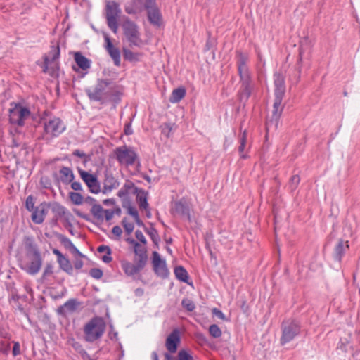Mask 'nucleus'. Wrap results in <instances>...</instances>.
Here are the masks:
<instances>
[{
  "instance_id": "f257e3e1",
  "label": "nucleus",
  "mask_w": 360,
  "mask_h": 360,
  "mask_svg": "<svg viewBox=\"0 0 360 360\" xmlns=\"http://www.w3.org/2000/svg\"><path fill=\"white\" fill-rule=\"evenodd\" d=\"M109 86H114L113 96L115 101L118 100V95L120 92L118 91L120 84H117L111 79H98L96 84L93 90L88 89H86V93L91 101H98L101 103L105 102L106 91Z\"/></svg>"
},
{
  "instance_id": "f03ea898",
  "label": "nucleus",
  "mask_w": 360,
  "mask_h": 360,
  "mask_svg": "<svg viewBox=\"0 0 360 360\" xmlns=\"http://www.w3.org/2000/svg\"><path fill=\"white\" fill-rule=\"evenodd\" d=\"M106 323L101 316H95L84 326V339L87 342H94L100 339L105 331Z\"/></svg>"
},
{
  "instance_id": "7ed1b4c3",
  "label": "nucleus",
  "mask_w": 360,
  "mask_h": 360,
  "mask_svg": "<svg viewBox=\"0 0 360 360\" xmlns=\"http://www.w3.org/2000/svg\"><path fill=\"white\" fill-rule=\"evenodd\" d=\"M24 241L27 256L32 255L34 257V259L25 268V270L30 275H35L39 271L42 265L41 253L32 237L26 236Z\"/></svg>"
},
{
  "instance_id": "20e7f679",
  "label": "nucleus",
  "mask_w": 360,
  "mask_h": 360,
  "mask_svg": "<svg viewBox=\"0 0 360 360\" xmlns=\"http://www.w3.org/2000/svg\"><path fill=\"white\" fill-rule=\"evenodd\" d=\"M122 13L120 4L115 1H106L105 7V16L108 27L113 33L117 32L118 20Z\"/></svg>"
},
{
  "instance_id": "39448f33",
  "label": "nucleus",
  "mask_w": 360,
  "mask_h": 360,
  "mask_svg": "<svg viewBox=\"0 0 360 360\" xmlns=\"http://www.w3.org/2000/svg\"><path fill=\"white\" fill-rule=\"evenodd\" d=\"M300 323L295 319L284 320L281 323L282 335L280 339L282 345L292 341L300 333Z\"/></svg>"
},
{
  "instance_id": "423d86ee",
  "label": "nucleus",
  "mask_w": 360,
  "mask_h": 360,
  "mask_svg": "<svg viewBox=\"0 0 360 360\" xmlns=\"http://www.w3.org/2000/svg\"><path fill=\"white\" fill-rule=\"evenodd\" d=\"M8 111L10 123L18 127H22L25 124V120L31 115V112L28 108L14 102L11 103Z\"/></svg>"
},
{
  "instance_id": "0eeeda50",
  "label": "nucleus",
  "mask_w": 360,
  "mask_h": 360,
  "mask_svg": "<svg viewBox=\"0 0 360 360\" xmlns=\"http://www.w3.org/2000/svg\"><path fill=\"white\" fill-rule=\"evenodd\" d=\"M114 152L116 159L120 164L124 165L126 166H130L135 164L137 161L138 166L140 165L138 155L132 148L124 145L122 146L117 147Z\"/></svg>"
},
{
  "instance_id": "6e6552de",
  "label": "nucleus",
  "mask_w": 360,
  "mask_h": 360,
  "mask_svg": "<svg viewBox=\"0 0 360 360\" xmlns=\"http://www.w3.org/2000/svg\"><path fill=\"white\" fill-rule=\"evenodd\" d=\"M124 34L129 42V46H140L142 40L140 37L138 25L132 20L127 18L122 24Z\"/></svg>"
},
{
  "instance_id": "1a4fd4ad",
  "label": "nucleus",
  "mask_w": 360,
  "mask_h": 360,
  "mask_svg": "<svg viewBox=\"0 0 360 360\" xmlns=\"http://www.w3.org/2000/svg\"><path fill=\"white\" fill-rule=\"evenodd\" d=\"M65 129L63 121L58 117H53L44 123L43 138L47 140L58 136Z\"/></svg>"
},
{
  "instance_id": "9d476101",
  "label": "nucleus",
  "mask_w": 360,
  "mask_h": 360,
  "mask_svg": "<svg viewBox=\"0 0 360 360\" xmlns=\"http://www.w3.org/2000/svg\"><path fill=\"white\" fill-rule=\"evenodd\" d=\"M78 172L91 193L97 194L101 191L100 183L96 175L90 174L80 168H78Z\"/></svg>"
},
{
  "instance_id": "9b49d317",
  "label": "nucleus",
  "mask_w": 360,
  "mask_h": 360,
  "mask_svg": "<svg viewBox=\"0 0 360 360\" xmlns=\"http://www.w3.org/2000/svg\"><path fill=\"white\" fill-rule=\"evenodd\" d=\"M283 97L275 96L274 102L273 105L272 118L268 120L266 123V129H268L271 125L278 124V121L281 115L284 105H282V101Z\"/></svg>"
},
{
  "instance_id": "f8f14e48",
  "label": "nucleus",
  "mask_w": 360,
  "mask_h": 360,
  "mask_svg": "<svg viewBox=\"0 0 360 360\" xmlns=\"http://www.w3.org/2000/svg\"><path fill=\"white\" fill-rule=\"evenodd\" d=\"M50 209V202H43L37 206L32 213V220L36 224H41Z\"/></svg>"
},
{
  "instance_id": "ddd939ff",
  "label": "nucleus",
  "mask_w": 360,
  "mask_h": 360,
  "mask_svg": "<svg viewBox=\"0 0 360 360\" xmlns=\"http://www.w3.org/2000/svg\"><path fill=\"white\" fill-rule=\"evenodd\" d=\"M180 342V331L178 328H174L167 336L165 341V347L169 353H175Z\"/></svg>"
},
{
  "instance_id": "4468645a",
  "label": "nucleus",
  "mask_w": 360,
  "mask_h": 360,
  "mask_svg": "<svg viewBox=\"0 0 360 360\" xmlns=\"http://www.w3.org/2000/svg\"><path fill=\"white\" fill-rule=\"evenodd\" d=\"M134 263L128 261H122L121 266L124 274L129 276H133L139 274L146 266L145 264L139 263L138 261L134 259Z\"/></svg>"
},
{
  "instance_id": "2eb2a0df",
  "label": "nucleus",
  "mask_w": 360,
  "mask_h": 360,
  "mask_svg": "<svg viewBox=\"0 0 360 360\" xmlns=\"http://www.w3.org/2000/svg\"><path fill=\"white\" fill-rule=\"evenodd\" d=\"M147 10L148 19L150 23L156 27H160L162 25V15L160 9L158 8L156 1L150 7H146Z\"/></svg>"
},
{
  "instance_id": "dca6fc26",
  "label": "nucleus",
  "mask_w": 360,
  "mask_h": 360,
  "mask_svg": "<svg viewBox=\"0 0 360 360\" xmlns=\"http://www.w3.org/2000/svg\"><path fill=\"white\" fill-rule=\"evenodd\" d=\"M80 305V302L75 298H72L64 303V304L58 307L56 311L58 314L65 317L68 313L75 312Z\"/></svg>"
},
{
  "instance_id": "f3484780",
  "label": "nucleus",
  "mask_w": 360,
  "mask_h": 360,
  "mask_svg": "<svg viewBox=\"0 0 360 360\" xmlns=\"http://www.w3.org/2000/svg\"><path fill=\"white\" fill-rule=\"evenodd\" d=\"M105 49L108 52L109 55L113 60L114 64L116 66L120 65V51L119 49L115 47L108 37V35H105Z\"/></svg>"
},
{
  "instance_id": "a211bd4d",
  "label": "nucleus",
  "mask_w": 360,
  "mask_h": 360,
  "mask_svg": "<svg viewBox=\"0 0 360 360\" xmlns=\"http://www.w3.org/2000/svg\"><path fill=\"white\" fill-rule=\"evenodd\" d=\"M274 96L284 97L285 94V77L281 73H275L274 75Z\"/></svg>"
},
{
  "instance_id": "6ab92c4d",
  "label": "nucleus",
  "mask_w": 360,
  "mask_h": 360,
  "mask_svg": "<svg viewBox=\"0 0 360 360\" xmlns=\"http://www.w3.org/2000/svg\"><path fill=\"white\" fill-rule=\"evenodd\" d=\"M132 193L136 195V202L140 210H147L149 207L148 202V192L137 187L134 188V191H132Z\"/></svg>"
},
{
  "instance_id": "aec40b11",
  "label": "nucleus",
  "mask_w": 360,
  "mask_h": 360,
  "mask_svg": "<svg viewBox=\"0 0 360 360\" xmlns=\"http://www.w3.org/2000/svg\"><path fill=\"white\" fill-rule=\"evenodd\" d=\"M50 209L54 214V216L58 219H65L72 213L67 208L57 202H50Z\"/></svg>"
},
{
  "instance_id": "412c9836",
  "label": "nucleus",
  "mask_w": 360,
  "mask_h": 360,
  "mask_svg": "<svg viewBox=\"0 0 360 360\" xmlns=\"http://www.w3.org/2000/svg\"><path fill=\"white\" fill-rule=\"evenodd\" d=\"M349 249L348 241H345L342 239H339L338 243L335 247L333 252V258L335 261L341 262L342 257L345 252Z\"/></svg>"
},
{
  "instance_id": "4be33fe9",
  "label": "nucleus",
  "mask_w": 360,
  "mask_h": 360,
  "mask_svg": "<svg viewBox=\"0 0 360 360\" xmlns=\"http://www.w3.org/2000/svg\"><path fill=\"white\" fill-rule=\"evenodd\" d=\"M60 56V47H59V45H56V46H51V50L49 53V56H44V69H43V71L44 72H47V70H48V67H49V61H50V59L51 58V62H54L55 60H56Z\"/></svg>"
},
{
  "instance_id": "5701e85b",
  "label": "nucleus",
  "mask_w": 360,
  "mask_h": 360,
  "mask_svg": "<svg viewBox=\"0 0 360 360\" xmlns=\"http://www.w3.org/2000/svg\"><path fill=\"white\" fill-rule=\"evenodd\" d=\"M134 252L136 255L134 259L138 261L139 263H142L146 265L148 260V257L146 245H142L140 244V246L134 248Z\"/></svg>"
},
{
  "instance_id": "b1692460",
  "label": "nucleus",
  "mask_w": 360,
  "mask_h": 360,
  "mask_svg": "<svg viewBox=\"0 0 360 360\" xmlns=\"http://www.w3.org/2000/svg\"><path fill=\"white\" fill-rule=\"evenodd\" d=\"M60 180L64 184H69L75 179V174L72 170L68 167H62L59 170Z\"/></svg>"
},
{
  "instance_id": "393cba45",
  "label": "nucleus",
  "mask_w": 360,
  "mask_h": 360,
  "mask_svg": "<svg viewBox=\"0 0 360 360\" xmlns=\"http://www.w3.org/2000/svg\"><path fill=\"white\" fill-rule=\"evenodd\" d=\"M113 88H114V86H109V88H108L107 91H106L105 98V102L110 101L114 104V107H115L121 101V98L123 95L124 87L122 85H120V88L117 89L118 91L120 92V94L117 96L118 97L117 101H115V100L114 99V96H113L114 92L112 90Z\"/></svg>"
},
{
  "instance_id": "a878e982",
  "label": "nucleus",
  "mask_w": 360,
  "mask_h": 360,
  "mask_svg": "<svg viewBox=\"0 0 360 360\" xmlns=\"http://www.w3.org/2000/svg\"><path fill=\"white\" fill-rule=\"evenodd\" d=\"M75 61L77 65L83 70L90 68L91 60L84 56L80 52H76L74 56Z\"/></svg>"
},
{
  "instance_id": "bb28decb",
  "label": "nucleus",
  "mask_w": 360,
  "mask_h": 360,
  "mask_svg": "<svg viewBox=\"0 0 360 360\" xmlns=\"http://www.w3.org/2000/svg\"><path fill=\"white\" fill-rule=\"evenodd\" d=\"M236 57H237L238 72L249 70L248 67L247 65V61L248 60V55L245 53H243L241 51H237Z\"/></svg>"
},
{
  "instance_id": "cd10ccee",
  "label": "nucleus",
  "mask_w": 360,
  "mask_h": 360,
  "mask_svg": "<svg viewBox=\"0 0 360 360\" xmlns=\"http://www.w3.org/2000/svg\"><path fill=\"white\" fill-rule=\"evenodd\" d=\"M186 89L183 86L174 89L169 98L172 103H179L186 96Z\"/></svg>"
},
{
  "instance_id": "c85d7f7f",
  "label": "nucleus",
  "mask_w": 360,
  "mask_h": 360,
  "mask_svg": "<svg viewBox=\"0 0 360 360\" xmlns=\"http://www.w3.org/2000/svg\"><path fill=\"white\" fill-rule=\"evenodd\" d=\"M174 211L178 214L186 217L190 220L189 208L186 203L181 201L176 202L174 204Z\"/></svg>"
},
{
  "instance_id": "c756f323",
  "label": "nucleus",
  "mask_w": 360,
  "mask_h": 360,
  "mask_svg": "<svg viewBox=\"0 0 360 360\" xmlns=\"http://www.w3.org/2000/svg\"><path fill=\"white\" fill-rule=\"evenodd\" d=\"M174 274L176 278L186 283H188V274L186 269L182 266H177L174 268Z\"/></svg>"
},
{
  "instance_id": "7c9ffc66",
  "label": "nucleus",
  "mask_w": 360,
  "mask_h": 360,
  "mask_svg": "<svg viewBox=\"0 0 360 360\" xmlns=\"http://www.w3.org/2000/svg\"><path fill=\"white\" fill-rule=\"evenodd\" d=\"M58 262L59 264L60 268L68 274L69 275L73 274V267L72 265L70 263V261L69 259H68L65 256L63 258L58 260Z\"/></svg>"
},
{
  "instance_id": "2f4dec72",
  "label": "nucleus",
  "mask_w": 360,
  "mask_h": 360,
  "mask_svg": "<svg viewBox=\"0 0 360 360\" xmlns=\"http://www.w3.org/2000/svg\"><path fill=\"white\" fill-rule=\"evenodd\" d=\"M144 231L150 236L156 248H158V243L160 241V238L158 231L153 227V224H150V228H145Z\"/></svg>"
},
{
  "instance_id": "473e14b6",
  "label": "nucleus",
  "mask_w": 360,
  "mask_h": 360,
  "mask_svg": "<svg viewBox=\"0 0 360 360\" xmlns=\"http://www.w3.org/2000/svg\"><path fill=\"white\" fill-rule=\"evenodd\" d=\"M103 184L104 185L110 186L115 189L117 188L120 185L119 181L115 179L112 174L108 171L105 172V179Z\"/></svg>"
},
{
  "instance_id": "72a5a7b5",
  "label": "nucleus",
  "mask_w": 360,
  "mask_h": 360,
  "mask_svg": "<svg viewBox=\"0 0 360 360\" xmlns=\"http://www.w3.org/2000/svg\"><path fill=\"white\" fill-rule=\"evenodd\" d=\"M134 188L137 187L135 186L132 181L127 180L124 184L123 187L117 192V196L120 198L125 197L129 194L131 189L134 191Z\"/></svg>"
},
{
  "instance_id": "f704fd0d",
  "label": "nucleus",
  "mask_w": 360,
  "mask_h": 360,
  "mask_svg": "<svg viewBox=\"0 0 360 360\" xmlns=\"http://www.w3.org/2000/svg\"><path fill=\"white\" fill-rule=\"evenodd\" d=\"M104 209L103 207L99 204H94L93 206L91 208V213L92 215L98 220L103 221V213H104Z\"/></svg>"
},
{
  "instance_id": "c9c22d12",
  "label": "nucleus",
  "mask_w": 360,
  "mask_h": 360,
  "mask_svg": "<svg viewBox=\"0 0 360 360\" xmlns=\"http://www.w3.org/2000/svg\"><path fill=\"white\" fill-rule=\"evenodd\" d=\"M153 271L158 276L162 278H167L169 275L166 262H162L158 265V267H153Z\"/></svg>"
},
{
  "instance_id": "e433bc0d",
  "label": "nucleus",
  "mask_w": 360,
  "mask_h": 360,
  "mask_svg": "<svg viewBox=\"0 0 360 360\" xmlns=\"http://www.w3.org/2000/svg\"><path fill=\"white\" fill-rule=\"evenodd\" d=\"M252 85L241 86L240 90V101L246 102L252 94Z\"/></svg>"
},
{
  "instance_id": "4c0bfd02",
  "label": "nucleus",
  "mask_w": 360,
  "mask_h": 360,
  "mask_svg": "<svg viewBox=\"0 0 360 360\" xmlns=\"http://www.w3.org/2000/svg\"><path fill=\"white\" fill-rule=\"evenodd\" d=\"M241 86L252 85V81L249 70L238 72Z\"/></svg>"
},
{
  "instance_id": "58836bf2",
  "label": "nucleus",
  "mask_w": 360,
  "mask_h": 360,
  "mask_svg": "<svg viewBox=\"0 0 360 360\" xmlns=\"http://www.w3.org/2000/svg\"><path fill=\"white\" fill-rule=\"evenodd\" d=\"M141 54L138 53H134L128 49H123V57L125 60L130 62H136L139 60Z\"/></svg>"
},
{
  "instance_id": "ea45409f",
  "label": "nucleus",
  "mask_w": 360,
  "mask_h": 360,
  "mask_svg": "<svg viewBox=\"0 0 360 360\" xmlns=\"http://www.w3.org/2000/svg\"><path fill=\"white\" fill-rule=\"evenodd\" d=\"M56 237L60 243L64 246V248L68 250H70L72 247L75 245L68 237L61 233H58Z\"/></svg>"
},
{
  "instance_id": "a19ab883",
  "label": "nucleus",
  "mask_w": 360,
  "mask_h": 360,
  "mask_svg": "<svg viewBox=\"0 0 360 360\" xmlns=\"http://www.w3.org/2000/svg\"><path fill=\"white\" fill-rule=\"evenodd\" d=\"M69 198H70V200L72 201V202L77 205H82L84 202V197L79 193L70 192Z\"/></svg>"
},
{
  "instance_id": "79ce46f5",
  "label": "nucleus",
  "mask_w": 360,
  "mask_h": 360,
  "mask_svg": "<svg viewBox=\"0 0 360 360\" xmlns=\"http://www.w3.org/2000/svg\"><path fill=\"white\" fill-rule=\"evenodd\" d=\"M122 207L124 208L127 209V213L129 215H131V217H133L134 219L136 218V217L139 216L138 211L136 210V209L135 207H134L131 205L130 201L129 200L123 201Z\"/></svg>"
},
{
  "instance_id": "37998d69",
  "label": "nucleus",
  "mask_w": 360,
  "mask_h": 360,
  "mask_svg": "<svg viewBox=\"0 0 360 360\" xmlns=\"http://www.w3.org/2000/svg\"><path fill=\"white\" fill-rule=\"evenodd\" d=\"M122 207L124 208L127 209V213L129 215H131V217H133L134 219L136 218V217L139 216L138 211L136 210V209L135 207H134L131 205L130 201L129 200L123 201Z\"/></svg>"
},
{
  "instance_id": "c03bdc74",
  "label": "nucleus",
  "mask_w": 360,
  "mask_h": 360,
  "mask_svg": "<svg viewBox=\"0 0 360 360\" xmlns=\"http://www.w3.org/2000/svg\"><path fill=\"white\" fill-rule=\"evenodd\" d=\"M300 182L299 175L295 174L290 177L288 183V187L291 192L295 191Z\"/></svg>"
},
{
  "instance_id": "a18cd8bd",
  "label": "nucleus",
  "mask_w": 360,
  "mask_h": 360,
  "mask_svg": "<svg viewBox=\"0 0 360 360\" xmlns=\"http://www.w3.org/2000/svg\"><path fill=\"white\" fill-rule=\"evenodd\" d=\"M209 333L214 338H218L221 336V330L217 324H212L209 327Z\"/></svg>"
},
{
  "instance_id": "49530a36",
  "label": "nucleus",
  "mask_w": 360,
  "mask_h": 360,
  "mask_svg": "<svg viewBox=\"0 0 360 360\" xmlns=\"http://www.w3.org/2000/svg\"><path fill=\"white\" fill-rule=\"evenodd\" d=\"M121 224H122V226L124 227V231L126 232V233L127 235H130L133 232L134 229V225L133 223L128 222L127 217H124L122 219Z\"/></svg>"
},
{
  "instance_id": "de8ad7c7",
  "label": "nucleus",
  "mask_w": 360,
  "mask_h": 360,
  "mask_svg": "<svg viewBox=\"0 0 360 360\" xmlns=\"http://www.w3.org/2000/svg\"><path fill=\"white\" fill-rule=\"evenodd\" d=\"M246 139H247V135L246 132L244 131L240 139V146L238 148V151L241 154L240 157L243 159L246 158V155L245 154H243L245 145H246Z\"/></svg>"
},
{
  "instance_id": "09e8293b",
  "label": "nucleus",
  "mask_w": 360,
  "mask_h": 360,
  "mask_svg": "<svg viewBox=\"0 0 360 360\" xmlns=\"http://www.w3.org/2000/svg\"><path fill=\"white\" fill-rule=\"evenodd\" d=\"M181 305L188 311H193L195 308L194 302L188 298L183 299L181 301Z\"/></svg>"
},
{
  "instance_id": "8fccbe9b",
  "label": "nucleus",
  "mask_w": 360,
  "mask_h": 360,
  "mask_svg": "<svg viewBox=\"0 0 360 360\" xmlns=\"http://www.w3.org/2000/svg\"><path fill=\"white\" fill-rule=\"evenodd\" d=\"M34 203H35L34 198L33 197V195H28L25 200L26 209L28 211L33 212L36 207H34Z\"/></svg>"
},
{
  "instance_id": "3c124183",
  "label": "nucleus",
  "mask_w": 360,
  "mask_h": 360,
  "mask_svg": "<svg viewBox=\"0 0 360 360\" xmlns=\"http://www.w3.org/2000/svg\"><path fill=\"white\" fill-rule=\"evenodd\" d=\"M156 0H132L133 5L137 6L143 4L144 8L150 7L151 5L155 4Z\"/></svg>"
},
{
  "instance_id": "603ef678",
  "label": "nucleus",
  "mask_w": 360,
  "mask_h": 360,
  "mask_svg": "<svg viewBox=\"0 0 360 360\" xmlns=\"http://www.w3.org/2000/svg\"><path fill=\"white\" fill-rule=\"evenodd\" d=\"M89 275L96 279H100L102 278L103 273L101 269L93 268L89 271Z\"/></svg>"
},
{
  "instance_id": "864d4df0",
  "label": "nucleus",
  "mask_w": 360,
  "mask_h": 360,
  "mask_svg": "<svg viewBox=\"0 0 360 360\" xmlns=\"http://www.w3.org/2000/svg\"><path fill=\"white\" fill-rule=\"evenodd\" d=\"M162 262H166L161 259L160 255L158 252H156V251L153 252L152 263H153V267H158V265Z\"/></svg>"
},
{
  "instance_id": "5fc2aeb1",
  "label": "nucleus",
  "mask_w": 360,
  "mask_h": 360,
  "mask_svg": "<svg viewBox=\"0 0 360 360\" xmlns=\"http://www.w3.org/2000/svg\"><path fill=\"white\" fill-rule=\"evenodd\" d=\"M178 360H192L193 356L185 349H181L177 355Z\"/></svg>"
},
{
  "instance_id": "6e6d98bb",
  "label": "nucleus",
  "mask_w": 360,
  "mask_h": 360,
  "mask_svg": "<svg viewBox=\"0 0 360 360\" xmlns=\"http://www.w3.org/2000/svg\"><path fill=\"white\" fill-rule=\"evenodd\" d=\"M72 155L75 156L79 157L80 158H83L84 163H86L87 161H89L90 160V158L89 155H86V154L85 153H84L83 151L78 150V149L75 150L72 152Z\"/></svg>"
},
{
  "instance_id": "4d7b16f0",
  "label": "nucleus",
  "mask_w": 360,
  "mask_h": 360,
  "mask_svg": "<svg viewBox=\"0 0 360 360\" xmlns=\"http://www.w3.org/2000/svg\"><path fill=\"white\" fill-rule=\"evenodd\" d=\"M53 266L51 263L46 264L41 278L44 279L46 276L52 274L53 272Z\"/></svg>"
},
{
  "instance_id": "13d9d810",
  "label": "nucleus",
  "mask_w": 360,
  "mask_h": 360,
  "mask_svg": "<svg viewBox=\"0 0 360 360\" xmlns=\"http://www.w3.org/2000/svg\"><path fill=\"white\" fill-rule=\"evenodd\" d=\"M135 236L136 239L140 241L141 243L146 245L147 244V240L143 236V233L140 230H136L135 232Z\"/></svg>"
},
{
  "instance_id": "bf43d9fd",
  "label": "nucleus",
  "mask_w": 360,
  "mask_h": 360,
  "mask_svg": "<svg viewBox=\"0 0 360 360\" xmlns=\"http://www.w3.org/2000/svg\"><path fill=\"white\" fill-rule=\"evenodd\" d=\"M212 314L214 316H217V318H219L223 321L226 320L224 313L221 310L218 309L217 308H213L212 310Z\"/></svg>"
},
{
  "instance_id": "052dcab7",
  "label": "nucleus",
  "mask_w": 360,
  "mask_h": 360,
  "mask_svg": "<svg viewBox=\"0 0 360 360\" xmlns=\"http://www.w3.org/2000/svg\"><path fill=\"white\" fill-rule=\"evenodd\" d=\"M97 251L100 253L105 252L107 255H110L112 254L111 248L105 245H102L98 247Z\"/></svg>"
},
{
  "instance_id": "680f3d73",
  "label": "nucleus",
  "mask_w": 360,
  "mask_h": 360,
  "mask_svg": "<svg viewBox=\"0 0 360 360\" xmlns=\"http://www.w3.org/2000/svg\"><path fill=\"white\" fill-rule=\"evenodd\" d=\"M172 129V125L171 124H165L162 129V133L167 137H169V133Z\"/></svg>"
},
{
  "instance_id": "e2e57ef3",
  "label": "nucleus",
  "mask_w": 360,
  "mask_h": 360,
  "mask_svg": "<svg viewBox=\"0 0 360 360\" xmlns=\"http://www.w3.org/2000/svg\"><path fill=\"white\" fill-rule=\"evenodd\" d=\"M74 219V216L71 214L70 215H68V217H66L64 220L65 221V224H64V226L69 229L70 228H72V220Z\"/></svg>"
},
{
  "instance_id": "0e129e2a",
  "label": "nucleus",
  "mask_w": 360,
  "mask_h": 360,
  "mask_svg": "<svg viewBox=\"0 0 360 360\" xmlns=\"http://www.w3.org/2000/svg\"><path fill=\"white\" fill-rule=\"evenodd\" d=\"M20 345L19 342H15L13 347V350H12V353L14 356H16L20 354Z\"/></svg>"
},
{
  "instance_id": "69168bd1",
  "label": "nucleus",
  "mask_w": 360,
  "mask_h": 360,
  "mask_svg": "<svg viewBox=\"0 0 360 360\" xmlns=\"http://www.w3.org/2000/svg\"><path fill=\"white\" fill-rule=\"evenodd\" d=\"M112 233L119 239L122 233V230L119 226H115L112 229Z\"/></svg>"
},
{
  "instance_id": "338daca9",
  "label": "nucleus",
  "mask_w": 360,
  "mask_h": 360,
  "mask_svg": "<svg viewBox=\"0 0 360 360\" xmlns=\"http://www.w3.org/2000/svg\"><path fill=\"white\" fill-rule=\"evenodd\" d=\"M105 218L106 221H110L112 219L114 212L112 210H104Z\"/></svg>"
},
{
  "instance_id": "774afa93",
  "label": "nucleus",
  "mask_w": 360,
  "mask_h": 360,
  "mask_svg": "<svg viewBox=\"0 0 360 360\" xmlns=\"http://www.w3.org/2000/svg\"><path fill=\"white\" fill-rule=\"evenodd\" d=\"M79 353L84 360H96L95 359L92 358L84 349H81L79 351Z\"/></svg>"
}]
</instances>
